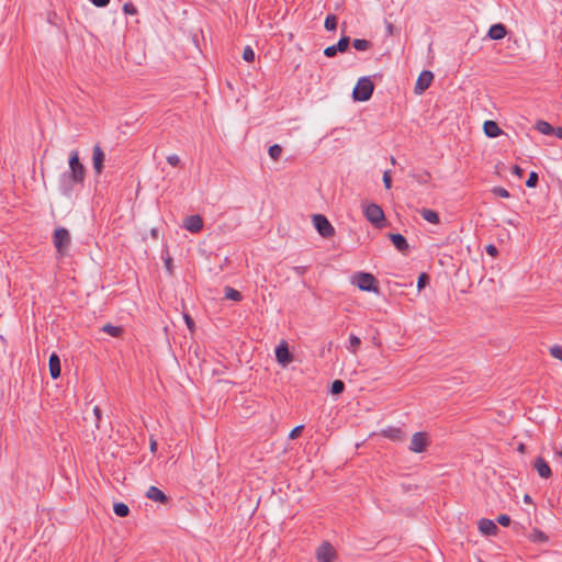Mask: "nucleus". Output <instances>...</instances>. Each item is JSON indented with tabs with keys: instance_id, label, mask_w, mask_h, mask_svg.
<instances>
[{
	"instance_id": "f257e3e1",
	"label": "nucleus",
	"mask_w": 562,
	"mask_h": 562,
	"mask_svg": "<svg viewBox=\"0 0 562 562\" xmlns=\"http://www.w3.org/2000/svg\"><path fill=\"white\" fill-rule=\"evenodd\" d=\"M86 177V168L79 160L77 150H72L69 155V171L64 172L59 181V190L61 194L69 196L75 186L82 184Z\"/></svg>"
},
{
	"instance_id": "f03ea898",
	"label": "nucleus",
	"mask_w": 562,
	"mask_h": 562,
	"mask_svg": "<svg viewBox=\"0 0 562 562\" xmlns=\"http://www.w3.org/2000/svg\"><path fill=\"white\" fill-rule=\"evenodd\" d=\"M374 90V85L369 77H362L358 80L352 91V98L357 102L368 101Z\"/></svg>"
},
{
	"instance_id": "7ed1b4c3",
	"label": "nucleus",
	"mask_w": 562,
	"mask_h": 562,
	"mask_svg": "<svg viewBox=\"0 0 562 562\" xmlns=\"http://www.w3.org/2000/svg\"><path fill=\"white\" fill-rule=\"evenodd\" d=\"M53 244L59 256H65L71 245V237L67 228L57 227L53 234Z\"/></svg>"
},
{
	"instance_id": "20e7f679",
	"label": "nucleus",
	"mask_w": 562,
	"mask_h": 562,
	"mask_svg": "<svg viewBox=\"0 0 562 562\" xmlns=\"http://www.w3.org/2000/svg\"><path fill=\"white\" fill-rule=\"evenodd\" d=\"M352 283L356 284L361 291L379 293L376 279L369 272H357L352 276Z\"/></svg>"
},
{
	"instance_id": "39448f33",
	"label": "nucleus",
	"mask_w": 562,
	"mask_h": 562,
	"mask_svg": "<svg viewBox=\"0 0 562 562\" xmlns=\"http://www.w3.org/2000/svg\"><path fill=\"white\" fill-rule=\"evenodd\" d=\"M363 213L366 218L375 227H383L385 225V216L382 207L376 203H370L364 206Z\"/></svg>"
},
{
	"instance_id": "423d86ee",
	"label": "nucleus",
	"mask_w": 562,
	"mask_h": 562,
	"mask_svg": "<svg viewBox=\"0 0 562 562\" xmlns=\"http://www.w3.org/2000/svg\"><path fill=\"white\" fill-rule=\"evenodd\" d=\"M313 224L322 237L329 238L335 235V228L325 215L315 214L313 216Z\"/></svg>"
},
{
	"instance_id": "0eeeda50",
	"label": "nucleus",
	"mask_w": 562,
	"mask_h": 562,
	"mask_svg": "<svg viewBox=\"0 0 562 562\" xmlns=\"http://www.w3.org/2000/svg\"><path fill=\"white\" fill-rule=\"evenodd\" d=\"M349 45L350 37L347 35H342L336 44L330 45L324 49V55L328 58H331L336 56L337 53H345L348 49Z\"/></svg>"
},
{
	"instance_id": "6e6552de",
	"label": "nucleus",
	"mask_w": 562,
	"mask_h": 562,
	"mask_svg": "<svg viewBox=\"0 0 562 562\" xmlns=\"http://www.w3.org/2000/svg\"><path fill=\"white\" fill-rule=\"evenodd\" d=\"M276 359L282 367H286L293 361V355L290 352L288 342L285 340H281V342L277 346Z\"/></svg>"
},
{
	"instance_id": "1a4fd4ad",
	"label": "nucleus",
	"mask_w": 562,
	"mask_h": 562,
	"mask_svg": "<svg viewBox=\"0 0 562 562\" xmlns=\"http://www.w3.org/2000/svg\"><path fill=\"white\" fill-rule=\"evenodd\" d=\"M336 555L334 547L327 541L323 542L316 550V558L319 562H334Z\"/></svg>"
},
{
	"instance_id": "9d476101",
	"label": "nucleus",
	"mask_w": 562,
	"mask_h": 562,
	"mask_svg": "<svg viewBox=\"0 0 562 562\" xmlns=\"http://www.w3.org/2000/svg\"><path fill=\"white\" fill-rule=\"evenodd\" d=\"M428 446V436L426 432H415L412 437L409 450L416 453L424 452Z\"/></svg>"
},
{
	"instance_id": "9b49d317",
	"label": "nucleus",
	"mask_w": 562,
	"mask_h": 562,
	"mask_svg": "<svg viewBox=\"0 0 562 562\" xmlns=\"http://www.w3.org/2000/svg\"><path fill=\"white\" fill-rule=\"evenodd\" d=\"M434 80V74L430 70H424L419 74L416 85L415 92L420 94L423 93Z\"/></svg>"
},
{
	"instance_id": "f8f14e48",
	"label": "nucleus",
	"mask_w": 562,
	"mask_h": 562,
	"mask_svg": "<svg viewBox=\"0 0 562 562\" xmlns=\"http://www.w3.org/2000/svg\"><path fill=\"white\" fill-rule=\"evenodd\" d=\"M183 227L191 233H199L203 228V220L200 215L187 216L183 221Z\"/></svg>"
},
{
	"instance_id": "ddd939ff",
	"label": "nucleus",
	"mask_w": 562,
	"mask_h": 562,
	"mask_svg": "<svg viewBox=\"0 0 562 562\" xmlns=\"http://www.w3.org/2000/svg\"><path fill=\"white\" fill-rule=\"evenodd\" d=\"M533 468L536 469L538 475L542 479H549L552 475L549 463L542 457L536 458Z\"/></svg>"
},
{
	"instance_id": "4468645a",
	"label": "nucleus",
	"mask_w": 562,
	"mask_h": 562,
	"mask_svg": "<svg viewBox=\"0 0 562 562\" xmlns=\"http://www.w3.org/2000/svg\"><path fill=\"white\" fill-rule=\"evenodd\" d=\"M479 530L485 536H496L498 527L493 520L482 518L479 520Z\"/></svg>"
},
{
	"instance_id": "2eb2a0df",
	"label": "nucleus",
	"mask_w": 562,
	"mask_h": 562,
	"mask_svg": "<svg viewBox=\"0 0 562 562\" xmlns=\"http://www.w3.org/2000/svg\"><path fill=\"white\" fill-rule=\"evenodd\" d=\"M104 159H105V155H104L103 150L101 149V147L99 145H95L93 147L92 160H93L94 171L98 175H100L102 172Z\"/></svg>"
},
{
	"instance_id": "dca6fc26",
	"label": "nucleus",
	"mask_w": 562,
	"mask_h": 562,
	"mask_svg": "<svg viewBox=\"0 0 562 562\" xmlns=\"http://www.w3.org/2000/svg\"><path fill=\"white\" fill-rule=\"evenodd\" d=\"M483 131L488 138H495L504 133L503 130L498 126V124L492 120H487L484 122Z\"/></svg>"
},
{
	"instance_id": "f3484780",
	"label": "nucleus",
	"mask_w": 562,
	"mask_h": 562,
	"mask_svg": "<svg viewBox=\"0 0 562 562\" xmlns=\"http://www.w3.org/2000/svg\"><path fill=\"white\" fill-rule=\"evenodd\" d=\"M146 496L160 504H166L169 499L168 496L156 486H150L146 492Z\"/></svg>"
},
{
	"instance_id": "a211bd4d",
	"label": "nucleus",
	"mask_w": 562,
	"mask_h": 562,
	"mask_svg": "<svg viewBox=\"0 0 562 562\" xmlns=\"http://www.w3.org/2000/svg\"><path fill=\"white\" fill-rule=\"evenodd\" d=\"M390 239L398 251L406 252L408 250V243L402 234H390Z\"/></svg>"
},
{
	"instance_id": "6ab92c4d",
	"label": "nucleus",
	"mask_w": 562,
	"mask_h": 562,
	"mask_svg": "<svg viewBox=\"0 0 562 562\" xmlns=\"http://www.w3.org/2000/svg\"><path fill=\"white\" fill-rule=\"evenodd\" d=\"M49 372L53 379H57L60 376V360L56 353H52L49 357Z\"/></svg>"
},
{
	"instance_id": "aec40b11",
	"label": "nucleus",
	"mask_w": 562,
	"mask_h": 562,
	"mask_svg": "<svg viewBox=\"0 0 562 562\" xmlns=\"http://www.w3.org/2000/svg\"><path fill=\"white\" fill-rule=\"evenodd\" d=\"M487 34L492 40H502L506 35V27L501 23L494 24L490 27Z\"/></svg>"
},
{
	"instance_id": "412c9836",
	"label": "nucleus",
	"mask_w": 562,
	"mask_h": 562,
	"mask_svg": "<svg viewBox=\"0 0 562 562\" xmlns=\"http://www.w3.org/2000/svg\"><path fill=\"white\" fill-rule=\"evenodd\" d=\"M382 432L384 437H387L394 441H402L405 439V434L401 428L390 427L387 429H384Z\"/></svg>"
},
{
	"instance_id": "4be33fe9",
	"label": "nucleus",
	"mask_w": 562,
	"mask_h": 562,
	"mask_svg": "<svg viewBox=\"0 0 562 562\" xmlns=\"http://www.w3.org/2000/svg\"><path fill=\"white\" fill-rule=\"evenodd\" d=\"M420 215L422 217L431 223V224H438L439 223V215L436 211L434 210H430V209H423L420 211Z\"/></svg>"
},
{
	"instance_id": "5701e85b",
	"label": "nucleus",
	"mask_w": 562,
	"mask_h": 562,
	"mask_svg": "<svg viewBox=\"0 0 562 562\" xmlns=\"http://www.w3.org/2000/svg\"><path fill=\"white\" fill-rule=\"evenodd\" d=\"M535 128L543 135H552L554 132V127L550 123L542 120L536 123Z\"/></svg>"
},
{
	"instance_id": "b1692460",
	"label": "nucleus",
	"mask_w": 562,
	"mask_h": 562,
	"mask_svg": "<svg viewBox=\"0 0 562 562\" xmlns=\"http://www.w3.org/2000/svg\"><path fill=\"white\" fill-rule=\"evenodd\" d=\"M101 330H102L103 333H105V334H108V335L112 336V337H120V336L123 334V331H124L123 327H121V326H114V325H112V324H110V323H109V324H105V325L101 328Z\"/></svg>"
},
{
	"instance_id": "393cba45",
	"label": "nucleus",
	"mask_w": 562,
	"mask_h": 562,
	"mask_svg": "<svg viewBox=\"0 0 562 562\" xmlns=\"http://www.w3.org/2000/svg\"><path fill=\"white\" fill-rule=\"evenodd\" d=\"M528 539L531 542H541V543H544L549 540L548 536L538 528H535L532 530V532L528 536Z\"/></svg>"
},
{
	"instance_id": "a878e982",
	"label": "nucleus",
	"mask_w": 562,
	"mask_h": 562,
	"mask_svg": "<svg viewBox=\"0 0 562 562\" xmlns=\"http://www.w3.org/2000/svg\"><path fill=\"white\" fill-rule=\"evenodd\" d=\"M352 46L359 52H366L372 47V43L368 40L356 38L352 41Z\"/></svg>"
},
{
	"instance_id": "bb28decb",
	"label": "nucleus",
	"mask_w": 562,
	"mask_h": 562,
	"mask_svg": "<svg viewBox=\"0 0 562 562\" xmlns=\"http://www.w3.org/2000/svg\"><path fill=\"white\" fill-rule=\"evenodd\" d=\"M225 299L239 302V301H241L243 295L239 291H237L231 286H226L225 288Z\"/></svg>"
},
{
	"instance_id": "cd10ccee",
	"label": "nucleus",
	"mask_w": 562,
	"mask_h": 562,
	"mask_svg": "<svg viewBox=\"0 0 562 562\" xmlns=\"http://www.w3.org/2000/svg\"><path fill=\"white\" fill-rule=\"evenodd\" d=\"M415 181H417L420 184H426L431 178V175L429 171H423L422 173H411L409 175Z\"/></svg>"
},
{
	"instance_id": "c85d7f7f",
	"label": "nucleus",
	"mask_w": 562,
	"mask_h": 562,
	"mask_svg": "<svg viewBox=\"0 0 562 562\" xmlns=\"http://www.w3.org/2000/svg\"><path fill=\"white\" fill-rule=\"evenodd\" d=\"M113 510L119 517H126L130 513V508L124 503H115L113 506Z\"/></svg>"
},
{
	"instance_id": "c756f323",
	"label": "nucleus",
	"mask_w": 562,
	"mask_h": 562,
	"mask_svg": "<svg viewBox=\"0 0 562 562\" xmlns=\"http://www.w3.org/2000/svg\"><path fill=\"white\" fill-rule=\"evenodd\" d=\"M324 27L327 31H335L337 27V16L335 14H328L325 19Z\"/></svg>"
},
{
	"instance_id": "7c9ffc66",
	"label": "nucleus",
	"mask_w": 562,
	"mask_h": 562,
	"mask_svg": "<svg viewBox=\"0 0 562 562\" xmlns=\"http://www.w3.org/2000/svg\"><path fill=\"white\" fill-rule=\"evenodd\" d=\"M361 344V340L358 336L351 334L349 336V347H348V350L352 353H356L357 352V349L359 348Z\"/></svg>"
},
{
	"instance_id": "2f4dec72",
	"label": "nucleus",
	"mask_w": 562,
	"mask_h": 562,
	"mask_svg": "<svg viewBox=\"0 0 562 562\" xmlns=\"http://www.w3.org/2000/svg\"><path fill=\"white\" fill-rule=\"evenodd\" d=\"M344 390H345V383L341 380H335L331 383V387H330L331 394L338 395V394L342 393Z\"/></svg>"
},
{
	"instance_id": "473e14b6",
	"label": "nucleus",
	"mask_w": 562,
	"mask_h": 562,
	"mask_svg": "<svg viewBox=\"0 0 562 562\" xmlns=\"http://www.w3.org/2000/svg\"><path fill=\"white\" fill-rule=\"evenodd\" d=\"M269 156L273 159V160H278L281 156V153H282V148L280 145L278 144H274L272 146L269 147Z\"/></svg>"
},
{
	"instance_id": "72a5a7b5",
	"label": "nucleus",
	"mask_w": 562,
	"mask_h": 562,
	"mask_svg": "<svg viewBox=\"0 0 562 562\" xmlns=\"http://www.w3.org/2000/svg\"><path fill=\"white\" fill-rule=\"evenodd\" d=\"M538 182H539V176L536 171H531L529 173V177L526 181V186L528 188H536L538 186Z\"/></svg>"
},
{
	"instance_id": "f704fd0d",
	"label": "nucleus",
	"mask_w": 562,
	"mask_h": 562,
	"mask_svg": "<svg viewBox=\"0 0 562 562\" xmlns=\"http://www.w3.org/2000/svg\"><path fill=\"white\" fill-rule=\"evenodd\" d=\"M550 355L555 358V359H559L562 361V346L560 345H553L550 347Z\"/></svg>"
},
{
	"instance_id": "c9c22d12",
	"label": "nucleus",
	"mask_w": 562,
	"mask_h": 562,
	"mask_svg": "<svg viewBox=\"0 0 562 562\" xmlns=\"http://www.w3.org/2000/svg\"><path fill=\"white\" fill-rule=\"evenodd\" d=\"M243 58L246 61H254L255 60V52L250 46H246L243 52Z\"/></svg>"
},
{
	"instance_id": "e433bc0d",
	"label": "nucleus",
	"mask_w": 562,
	"mask_h": 562,
	"mask_svg": "<svg viewBox=\"0 0 562 562\" xmlns=\"http://www.w3.org/2000/svg\"><path fill=\"white\" fill-rule=\"evenodd\" d=\"M492 192L501 198H509V192L503 187H494Z\"/></svg>"
},
{
	"instance_id": "4c0bfd02",
	"label": "nucleus",
	"mask_w": 562,
	"mask_h": 562,
	"mask_svg": "<svg viewBox=\"0 0 562 562\" xmlns=\"http://www.w3.org/2000/svg\"><path fill=\"white\" fill-rule=\"evenodd\" d=\"M428 281H429L428 274H426L425 272L420 273L418 277V280H417V288L419 290L425 288L426 284L428 283Z\"/></svg>"
},
{
	"instance_id": "58836bf2",
	"label": "nucleus",
	"mask_w": 562,
	"mask_h": 562,
	"mask_svg": "<svg viewBox=\"0 0 562 562\" xmlns=\"http://www.w3.org/2000/svg\"><path fill=\"white\" fill-rule=\"evenodd\" d=\"M383 183H384L385 189H391V187H392V177H391V171L390 170H386V171L383 172Z\"/></svg>"
},
{
	"instance_id": "ea45409f",
	"label": "nucleus",
	"mask_w": 562,
	"mask_h": 562,
	"mask_svg": "<svg viewBox=\"0 0 562 562\" xmlns=\"http://www.w3.org/2000/svg\"><path fill=\"white\" fill-rule=\"evenodd\" d=\"M496 521L502 526H509L510 525V517L508 515H499L496 519Z\"/></svg>"
},
{
	"instance_id": "a19ab883",
	"label": "nucleus",
	"mask_w": 562,
	"mask_h": 562,
	"mask_svg": "<svg viewBox=\"0 0 562 562\" xmlns=\"http://www.w3.org/2000/svg\"><path fill=\"white\" fill-rule=\"evenodd\" d=\"M123 10L126 14H130V15H133V14H136L137 13V10L135 8V5L133 3H125L123 5Z\"/></svg>"
},
{
	"instance_id": "79ce46f5",
	"label": "nucleus",
	"mask_w": 562,
	"mask_h": 562,
	"mask_svg": "<svg viewBox=\"0 0 562 562\" xmlns=\"http://www.w3.org/2000/svg\"><path fill=\"white\" fill-rule=\"evenodd\" d=\"M93 415L95 417V427L99 428L100 420L102 418V411L99 406L93 407Z\"/></svg>"
},
{
	"instance_id": "37998d69",
	"label": "nucleus",
	"mask_w": 562,
	"mask_h": 562,
	"mask_svg": "<svg viewBox=\"0 0 562 562\" xmlns=\"http://www.w3.org/2000/svg\"><path fill=\"white\" fill-rule=\"evenodd\" d=\"M303 428H304V426H303V425H300V426L294 427V428L291 430L290 435H289L290 439H295V438H297V437L301 435V432H302Z\"/></svg>"
},
{
	"instance_id": "c03bdc74",
	"label": "nucleus",
	"mask_w": 562,
	"mask_h": 562,
	"mask_svg": "<svg viewBox=\"0 0 562 562\" xmlns=\"http://www.w3.org/2000/svg\"><path fill=\"white\" fill-rule=\"evenodd\" d=\"M167 161L169 165L177 167L180 164V158L178 155L172 154L167 157Z\"/></svg>"
},
{
	"instance_id": "a18cd8bd",
	"label": "nucleus",
	"mask_w": 562,
	"mask_h": 562,
	"mask_svg": "<svg viewBox=\"0 0 562 562\" xmlns=\"http://www.w3.org/2000/svg\"><path fill=\"white\" fill-rule=\"evenodd\" d=\"M385 29H386V35L387 36H391V35L394 34L395 27H394V25L391 22L385 21Z\"/></svg>"
},
{
	"instance_id": "49530a36",
	"label": "nucleus",
	"mask_w": 562,
	"mask_h": 562,
	"mask_svg": "<svg viewBox=\"0 0 562 562\" xmlns=\"http://www.w3.org/2000/svg\"><path fill=\"white\" fill-rule=\"evenodd\" d=\"M307 270V267L306 266H296V267H293V271L297 274V276H303Z\"/></svg>"
},
{
	"instance_id": "de8ad7c7",
	"label": "nucleus",
	"mask_w": 562,
	"mask_h": 562,
	"mask_svg": "<svg viewBox=\"0 0 562 562\" xmlns=\"http://www.w3.org/2000/svg\"><path fill=\"white\" fill-rule=\"evenodd\" d=\"M95 7L103 8L109 4L110 0H90Z\"/></svg>"
},
{
	"instance_id": "09e8293b",
	"label": "nucleus",
	"mask_w": 562,
	"mask_h": 562,
	"mask_svg": "<svg viewBox=\"0 0 562 562\" xmlns=\"http://www.w3.org/2000/svg\"><path fill=\"white\" fill-rule=\"evenodd\" d=\"M184 321H186V324H187L188 328L190 330H193L194 322H193V319L188 314H184Z\"/></svg>"
},
{
	"instance_id": "8fccbe9b",
	"label": "nucleus",
	"mask_w": 562,
	"mask_h": 562,
	"mask_svg": "<svg viewBox=\"0 0 562 562\" xmlns=\"http://www.w3.org/2000/svg\"><path fill=\"white\" fill-rule=\"evenodd\" d=\"M166 269L171 273L172 272V259L168 256L164 259Z\"/></svg>"
},
{
	"instance_id": "3c124183",
	"label": "nucleus",
	"mask_w": 562,
	"mask_h": 562,
	"mask_svg": "<svg viewBox=\"0 0 562 562\" xmlns=\"http://www.w3.org/2000/svg\"><path fill=\"white\" fill-rule=\"evenodd\" d=\"M513 173L520 178L524 175V169L520 168L518 165H515L513 167Z\"/></svg>"
},
{
	"instance_id": "603ef678",
	"label": "nucleus",
	"mask_w": 562,
	"mask_h": 562,
	"mask_svg": "<svg viewBox=\"0 0 562 562\" xmlns=\"http://www.w3.org/2000/svg\"><path fill=\"white\" fill-rule=\"evenodd\" d=\"M486 251L491 256H496L497 255V248L494 245H488L486 247Z\"/></svg>"
},
{
	"instance_id": "864d4df0",
	"label": "nucleus",
	"mask_w": 562,
	"mask_h": 562,
	"mask_svg": "<svg viewBox=\"0 0 562 562\" xmlns=\"http://www.w3.org/2000/svg\"><path fill=\"white\" fill-rule=\"evenodd\" d=\"M552 135H555L558 138L562 139V127H554Z\"/></svg>"
},
{
	"instance_id": "5fc2aeb1",
	"label": "nucleus",
	"mask_w": 562,
	"mask_h": 562,
	"mask_svg": "<svg viewBox=\"0 0 562 562\" xmlns=\"http://www.w3.org/2000/svg\"><path fill=\"white\" fill-rule=\"evenodd\" d=\"M524 502H525V503H527V504H531V503H532V499H531L530 495L526 494V495L524 496Z\"/></svg>"
},
{
	"instance_id": "6e6d98bb",
	"label": "nucleus",
	"mask_w": 562,
	"mask_h": 562,
	"mask_svg": "<svg viewBox=\"0 0 562 562\" xmlns=\"http://www.w3.org/2000/svg\"><path fill=\"white\" fill-rule=\"evenodd\" d=\"M518 451L519 452H524L525 451V445L524 443H520L519 447H518Z\"/></svg>"
},
{
	"instance_id": "4d7b16f0",
	"label": "nucleus",
	"mask_w": 562,
	"mask_h": 562,
	"mask_svg": "<svg viewBox=\"0 0 562 562\" xmlns=\"http://www.w3.org/2000/svg\"><path fill=\"white\" fill-rule=\"evenodd\" d=\"M156 445H157V443H156L155 441H153V442L150 443V449H151V451H154V450L156 449Z\"/></svg>"
},
{
	"instance_id": "13d9d810",
	"label": "nucleus",
	"mask_w": 562,
	"mask_h": 562,
	"mask_svg": "<svg viewBox=\"0 0 562 562\" xmlns=\"http://www.w3.org/2000/svg\"><path fill=\"white\" fill-rule=\"evenodd\" d=\"M151 234H153L154 237H156L157 236V229H153Z\"/></svg>"
},
{
	"instance_id": "bf43d9fd",
	"label": "nucleus",
	"mask_w": 562,
	"mask_h": 562,
	"mask_svg": "<svg viewBox=\"0 0 562 562\" xmlns=\"http://www.w3.org/2000/svg\"><path fill=\"white\" fill-rule=\"evenodd\" d=\"M391 161H392L393 165L395 164L394 157L391 158Z\"/></svg>"
},
{
	"instance_id": "052dcab7",
	"label": "nucleus",
	"mask_w": 562,
	"mask_h": 562,
	"mask_svg": "<svg viewBox=\"0 0 562 562\" xmlns=\"http://www.w3.org/2000/svg\"><path fill=\"white\" fill-rule=\"evenodd\" d=\"M559 457L562 458V451L557 452Z\"/></svg>"
}]
</instances>
